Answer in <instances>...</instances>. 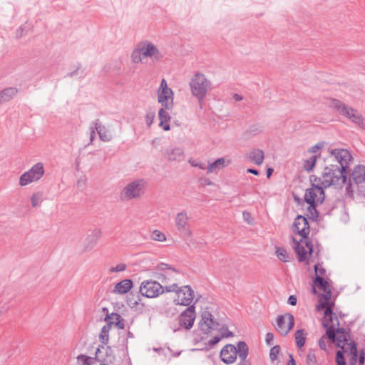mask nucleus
I'll return each instance as SVG.
<instances>
[{
    "label": "nucleus",
    "instance_id": "49",
    "mask_svg": "<svg viewBox=\"0 0 365 365\" xmlns=\"http://www.w3.org/2000/svg\"><path fill=\"white\" fill-rule=\"evenodd\" d=\"M176 306L175 304L169 307L165 308V314L168 317H172L178 314V311L176 309Z\"/></svg>",
    "mask_w": 365,
    "mask_h": 365
},
{
    "label": "nucleus",
    "instance_id": "40",
    "mask_svg": "<svg viewBox=\"0 0 365 365\" xmlns=\"http://www.w3.org/2000/svg\"><path fill=\"white\" fill-rule=\"evenodd\" d=\"M276 253L279 260L284 262L289 261V254L286 249L283 247H277Z\"/></svg>",
    "mask_w": 365,
    "mask_h": 365
},
{
    "label": "nucleus",
    "instance_id": "53",
    "mask_svg": "<svg viewBox=\"0 0 365 365\" xmlns=\"http://www.w3.org/2000/svg\"><path fill=\"white\" fill-rule=\"evenodd\" d=\"M320 264H317L314 265V271L316 273V276H324L326 274V269L324 267H319Z\"/></svg>",
    "mask_w": 365,
    "mask_h": 365
},
{
    "label": "nucleus",
    "instance_id": "39",
    "mask_svg": "<svg viewBox=\"0 0 365 365\" xmlns=\"http://www.w3.org/2000/svg\"><path fill=\"white\" fill-rule=\"evenodd\" d=\"M285 316H286V317L288 318L289 322H288L287 327H285L284 329L281 330L282 336L287 335L288 333L290 331V330L292 329V328L294 326V317L293 314H292L291 313H286Z\"/></svg>",
    "mask_w": 365,
    "mask_h": 365
},
{
    "label": "nucleus",
    "instance_id": "22",
    "mask_svg": "<svg viewBox=\"0 0 365 365\" xmlns=\"http://www.w3.org/2000/svg\"><path fill=\"white\" fill-rule=\"evenodd\" d=\"M297 220H302V224L303 225V227L301 230H298L297 235L301 236L302 239H307L310 232V226L307 218L302 215H297Z\"/></svg>",
    "mask_w": 365,
    "mask_h": 365
},
{
    "label": "nucleus",
    "instance_id": "64",
    "mask_svg": "<svg viewBox=\"0 0 365 365\" xmlns=\"http://www.w3.org/2000/svg\"><path fill=\"white\" fill-rule=\"evenodd\" d=\"M287 365H297L292 354H289V359L287 362Z\"/></svg>",
    "mask_w": 365,
    "mask_h": 365
},
{
    "label": "nucleus",
    "instance_id": "30",
    "mask_svg": "<svg viewBox=\"0 0 365 365\" xmlns=\"http://www.w3.org/2000/svg\"><path fill=\"white\" fill-rule=\"evenodd\" d=\"M350 120L358 125L360 128L365 129V119L357 110L355 109V112L351 113Z\"/></svg>",
    "mask_w": 365,
    "mask_h": 365
},
{
    "label": "nucleus",
    "instance_id": "41",
    "mask_svg": "<svg viewBox=\"0 0 365 365\" xmlns=\"http://www.w3.org/2000/svg\"><path fill=\"white\" fill-rule=\"evenodd\" d=\"M94 362V359L85 355H80L77 357L78 365H93Z\"/></svg>",
    "mask_w": 365,
    "mask_h": 365
},
{
    "label": "nucleus",
    "instance_id": "3",
    "mask_svg": "<svg viewBox=\"0 0 365 365\" xmlns=\"http://www.w3.org/2000/svg\"><path fill=\"white\" fill-rule=\"evenodd\" d=\"M347 175V173L341 172L339 165H330L324 168L322 175V180L321 183L324 188L338 184L340 180H341L343 184H345Z\"/></svg>",
    "mask_w": 365,
    "mask_h": 365
},
{
    "label": "nucleus",
    "instance_id": "11",
    "mask_svg": "<svg viewBox=\"0 0 365 365\" xmlns=\"http://www.w3.org/2000/svg\"><path fill=\"white\" fill-rule=\"evenodd\" d=\"M179 324L181 327L189 330L193 326L195 319V311L194 304L189 306L179 317Z\"/></svg>",
    "mask_w": 365,
    "mask_h": 365
},
{
    "label": "nucleus",
    "instance_id": "17",
    "mask_svg": "<svg viewBox=\"0 0 365 365\" xmlns=\"http://www.w3.org/2000/svg\"><path fill=\"white\" fill-rule=\"evenodd\" d=\"M133 287V281L129 279H125L115 284L112 293L115 295H123L128 293L132 289Z\"/></svg>",
    "mask_w": 365,
    "mask_h": 365
},
{
    "label": "nucleus",
    "instance_id": "35",
    "mask_svg": "<svg viewBox=\"0 0 365 365\" xmlns=\"http://www.w3.org/2000/svg\"><path fill=\"white\" fill-rule=\"evenodd\" d=\"M319 155H320V154L319 155H314L311 156L309 159L304 160V165H303L304 170H306L307 172L312 171L314 169V168L315 167L317 160Z\"/></svg>",
    "mask_w": 365,
    "mask_h": 365
},
{
    "label": "nucleus",
    "instance_id": "47",
    "mask_svg": "<svg viewBox=\"0 0 365 365\" xmlns=\"http://www.w3.org/2000/svg\"><path fill=\"white\" fill-rule=\"evenodd\" d=\"M127 268V266L124 263H119L115 264V266L110 267L109 269V272L110 273L115 272H124Z\"/></svg>",
    "mask_w": 365,
    "mask_h": 365
},
{
    "label": "nucleus",
    "instance_id": "4",
    "mask_svg": "<svg viewBox=\"0 0 365 365\" xmlns=\"http://www.w3.org/2000/svg\"><path fill=\"white\" fill-rule=\"evenodd\" d=\"M189 85L192 96L196 97L200 103L210 88L211 83L204 74L197 73L191 78Z\"/></svg>",
    "mask_w": 365,
    "mask_h": 365
},
{
    "label": "nucleus",
    "instance_id": "21",
    "mask_svg": "<svg viewBox=\"0 0 365 365\" xmlns=\"http://www.w3.org/2000/svg\"><path fill=\"white\" fill-rule=\"evenodd\" d=\"M264 158V152L259 148L252 150L247 155V158L258 165L263 163Z\"/></svg>",
    "mask_w": 365,
    "mask_h": 365
},
{
    "label": "nucleus",
    "instance_id": "44",
    "mask_svg": "<svg viewBox=\"0 0 365 365\" xmlns=\"http://www.w3.org/2000/svg\"><path fill=\"white\" fill-rule=\"evenodd\" d=\"M43 200V194L41 192L34 193L31 197V202L33 207H38Z\"/></svg>",
    "mask_w": 365,
    "mask_h": 365
},
{
    "label": "nucleus",
    "instance_id": "20",
    "mask_svg": "<svg viewBox=\"0 0 365 365\" xmlns=\"http://www.w3.org/2000/svg\"><path fill=\"white\" fill-rule=\"evenodd\" d=\"M314 284L319 289L324 292L323 294H329V296H331L330 285L327 280L325 279L323 277L316 276L314 279Z\"/></svg>",
    "mask_w": 365,
    "mask_h": 365
},
{
    "label": "nucleus",
    "instance_id": "29",
    "mask_svg": "<svg viewBox=\"0 0 365 365\" xmlns=\"http://www.w3.org/2000/svg\"><path fill=\"white\" fill-rule=\"evenodd\" d=\"M106 322H107V324H110V327H112L113 325L118 326L119 327L122 328V323L120 322V316L117 313H112L110 314H108L106 319Z\"/></svg>",
    "mask_w": 365,
    "mask_h": 365
},
{
    "label": "nucleus",
    "instance_id": "46",
    "mask_svg": "<svg viewBox=\"0 0 365 365\" xmlns=\"http://www.w3.org/2000/svg\"><path fill=\"white\" fill-rule=\"evenodd\" d=\"M285 317H286L285 314L279 315L277 317L276 329L279 331V333H280L281 334H282L281 330L285 329V320H284Z\"/></svg>",
    "mask_w": 365,
    "mask_h": 365
},
{
    "label": "nucleus",
    "instance_id": "60",
    "mask_svg": "<svg viewBox=\"0 0 365 365\" xmlns=\"http://www.w3.org/2000/svg\"><path fill=\"white\" fill-rule=\"evenodd\" d=\"M234 336V334L232 331H230V330H228V329L227 328L226 329V331L225 333H223L221 336H220V337H221V339L222 338H228V337H232Z\"/></svg>",
    "mask_w": 365,
    "mask_h": 365
},
{
    "label": "nucleus",
    "instance_id": "14",
    "mask_svg": "<svg viewBox=\"0 0 365 365\" xmlns=\"http://www.w3.org/2000/svg\"><path fill=\"white\" fill-rule=\"evenodd\" d=\"M221 360L226 364H231L236 361L235 346L231 344H226L220 351Z\"/></svg>",
    "mask_w": 365,
    "mask_h": 365
},
{
    "label": "nucleus",
    "instance_id": "63",
    "mask_svg": "<svg viewBox=\"0 0 365 365\" xmlns=\"http://www.w3.org/2000/svg\"><path fill=\"white\" fill-rule=\"evenodd\" d=\"M151 238L154 240H159L160 232L157 230H154L152 233Z\"/></svg>",
    "mask_w": 365,
    "mask_h": 365
},
{
    "label": "nucleus",
    "instance_id": "50",
    "mask_svg": "<svg viewBox=\"0 0 365 365\" xmlns=\"http://www.w3.org/2000/svg\"><path fill=\"white\" fill-rule=\"evenodd\" d=\"M155 112L154 110L149 109L147 111V114L145 116V121H146V124L148 125V126H150V125L152 124V123L153 121V119L155 118Z\"/></svg>",
    "mask_w": 365,
    "mask_h": 365
},
{
    "label": "nucleus",
    "instance_id": "57",
    "mask_svg": "<svg viewBox=\"0 0 365 365\" xmlns=\"http://www.w3.org/2000/svg\"><path fill=\"white\" fill-rule=\"evenodd\" d=\"M287 303L292 306H295L297 303V298L295 295H290L288 298Z\"/></svg>",
    "mask_w": 365,
    "mask_h": 365
},
{
    "label": "nucleus",
    "instance_id": "56",
    "mask_svg": "<svg viewBox=\"0 0 365 365\" xmlns=\"http://www.w3.org/2000/svg\"><path fill=\"white\" fill-rule=\"evenodd\" d=\"M274 339V335L272 333L268 332L266 334L265 341L267 345H272Z\"/></svg>",
    "mask_w": 365,
    "mask_h": 365
},
{
    "label": "nucleus",
    "instance_id": "10",
    "mask_svg": "<svg viewBox=\"0 0 365 365\" xmlns=\"http://www.w3.org/2000/svg\"><path fill=\"white\" fill-rule=\"evenodd\" d=\"M199 325L200 330L205 334H208L212 330L217 329L220 324L214 319L210 312L205 310L201 314V319Z\"/></svg>",
    "mask_w": 365,
    "mask_h": 365
},
{
    "label": "nucleus",
    "instance_id": "42",
    "mask_svg": "<svg viewBox=\"0 0 365 365\" xmlns=\"http://www.w3.org/2000/svg\"><path fill=\"white\" fill-rule=\"evenodd\" d=\"M105 349L106 358L104 359V363H110L112 364L115 359V353L113 349L110 347L108 346L106 348H103Z\"/></svg>",
    "mask_w": 365,
    "mask_h": 365
},
{
    "label": "nucleus",
    "instance_id": "18",
    "mask_svg": "<svg viewBox=\"0 0 365 365\" xmlns=\"http://www.w3.org/2000/svg\"><path fill=\"white\" fill-rule=\"evenodd\" d=\"M174 93L170 88L161 90V106L167 110L173 108Z\"/></svg>",
    "mask_w": 365,
    "mask_h": 365
},
{
    "label": "nucleus",
    "instance_id": "5",
    "mask_svg": "<svg viewBox=\"0 0 365 365\" xmlns=\"http://www.w3.org/2000/svg\"><path fill=\"white\" fill-rule=\"evenodd\" d=\"M322 326L326 329V334L327 338L332 342H336V346H341L347 343L350 338L349 331L345 328L337 327H334V325H329L328 322H324Z\"/></svg>",
    "mask_w": 365,
    "mask_h": 365
},
{
    "label": "nucleus",
    "instance_id": "33",
    "mask_svg": "<svg viewBox=\"0 0 365 365\" xmlns=\"http://www.w3.org/2000/svg\"><path fill=\"white\" fill-rule=\"evenodd\" d=\"M294 336L297 347L302 348V346H304L306 341L305 333L304 329L297 330Z\"/></svg>",
    "mask_w": 365,
    "mask_h": 365
},
{
    "label": "nucleus",
    "instance_id": "1",
    "mask_svg": "<svg viewBox=\"0 0 365 365\" xmlns=\"http://www.w3.org/2000/svg\"><path fill=\"white\" fill-rule=\"evenodd\" d=\"M175 292L178 297L173 300L175 305L191 306L190 304L194 299V292L190 286L186 285L179 288L176 283H173L170 285H161V294L164 292Z\"/></svg>",
    "mask_w": 365,
    "mask_h": 365
},
{
    "label": "nucleus",
    "instance_id": "13",
    "mask_svg": "<svg viewBox=\"0 0 365 365\" xmlns=\"http://www.w3.org/2000/svg\"><path fill=\"white\" fill-rule=\"evenodd\" d=\"M159 290L160 284L153 281L144 282L140 287L141 294L150 298L158 297Z\"/></svg>",
    "mask_w": 365,
    "mask_h": 365
},
{
    "label": "nucleus",
    "instance_id": "62",
    "mask_svg": "<svg viewBox=\"0 0 365 365\" xmlns=\"http://www.w3.org/2000/svg\"><path fill=\"white\" fill-rule=\"evenodd\" d=\"M310 182H311V185H312L313 184H316V182H321V179L318 177H317L316 175H311L310 176Z\"/></svg>",
    "mask_w": 365,
    "mask_h": 365
},
{
    "label": "nucleus",
    "instance_id": "45",
    "mask_svg": "<svg viewBox=\"0 0 365 365\" xmlns=\"http://www.w3.org/2000/svg\"><path fill=\"white\" fill-rule=\"evenodd\" d=\"M280 351L281 348L279 345H275L270 349L269 359L272 361H274L275 360L277 359Z\"/></svg>",
    "mask_w": 365,
    "mask_h": 365
},
{
    "label": "nucleus",
    "instance_id": "19",
    "mask_svg": "<svg viewBox=\"0 0 365 365\" xmlns=\"http://www.w3.org/2000/svg\"><path fill=\"white\" fill-rule=\"evenodd\" d=\"M351 177L356 184L365 182V166L359 165L356 166L351 173Z\"/></svg>",
    "mask_w": 365,
    "mask_h": 365
},
{
    "label": "nucleus",
    "instance_id": "61",
    "mask_svg": "<svg viewBox=\"0 0 365 365\" xmlns=\"http://www.w3.org/2000/svg\"><path fill=\"white\" fill-rule=\"evenodd\" d=\"M243 217L245 219V220L248 223V224H251L252 223V220H250V219L252 220V217H251V215L249 212H243Z\"/></svg>",
    "mask_w": 365,
    "mask_h": 365
},
{
    "label": "nucleus",
    "instance_id": "52",
    "mask_svg": "<svg viewBox=\"0 0 365 365\" xmlns=\"http://www.w3.org/2000/svg\"><path fill=\"white\" fill-rule=\"evenodd\" d=\"M324 145V142H319V143H317L316 145L312 146L309 149V153H317L319 150H320L323 148Z\"/></svg>",
    "mask_w": 365,
    "mask_h": 365
},
{
    "label": "nucleus",
    "instance_id": "27",
    "mask_svg": "<svg viewBox=\"0 0 365 365\" xmlns=\"http://www.w3.org/2000/svg\"><path fill=\"white\" fill-rule=\"evenodd\" d=\"M293 248L297 255V259L299 262H304L309 259L308 252H307L302 245L297 244V246H293Z\"/></svg>",
    "mask_w": 365,
    "mask_h": 365
},
{
    "label": "nucleus",
    "instance_id": "16",
    "mask_svg": "<svg viewBox=\"0 0 365 365\" xmlns=\"http://www.w3.org/2000/svg\"><path fill=\"white\" fill-rule=\"evenodd\" d=\"M178 271L170 265L161 262V280L163 282H169L176 280L175 277Z\"/></svg>",
    "mask_w": 365,
    "mask_h": 365
},
{
    "label": "nucleus",
    "instance_id": "9",
    "mask_svg": "<svg viewBox=\"0 0 365 365\" xmlns=\"http://www.w3.org/2000/svg\"><path fill=\"white\" fill-rule=\"evenodd\" d=\"M330 154L339 163V168L341 169V172L348 173L349 163L353 160L350 152L346 149L336 148L332 149Z\"/></svg>",
    "mask_w": 365,
    "mask_h": 365
},
{
    "label": "nucleus",
    "instance_id": "23",
    "mask_svg": "<svg viewBox=\"0 0 365 365\" xmlns=\"http://www.w3.org/2000/svg\"><path fill=\"white\" fill-rule=\"evenodd\" d=\"M236 356L238 355L240 361H246V358L249 354V347L247 344L242 341H238L235 346Z\"/></svg>",
    "mask_w": 365,
    "mask_h": 365
},
{
    "label": "nucleus",
    "instance_id": "58",
    "mask_svg": "<svg viewBox=\"0 0 365 365\" xmlns=\"http://www.w3.org/2000/svg\"><path fill=\"white\" fill-rule=\"evenodd\" d=\"M302 220H297V217H295L293 222V230L294 232L297 233L298 230H301L299 228V225L302 224Z\"/></svg>",
    "mask_w": 365,
    "mask_h": 365
},
{
    "label": "nucleus",
    "instance_id": "8",
    "mask_svg": "<svg viewBox=\"0 0 365 365\" xmlns=\"http://www.w3.org/2000/svg\"><path fill=\"white\" fill-rule=\"evenodd\" d=\"M145 183L142 180H138L128 183L122 191V197L125 199L140 197L144 192Z\"/></svg>",
    "mask_w": 365,
    "mask_h": 365
},
{
    "label": "nucleus",
    "instance_id": "55",
    "mask_svg": "<svg viewBox=\"0 0 365 365\" xmlns=\"http://www.w3.org/2000/svg\"><path fill=\"white\" fill-rule=\"evenodd\" d=\"M357 361H359V365L365 364V352L363 349L359 351Z\"/></svg>",
    "mask_w": 365,
    "mask_h": 365
},
{
    "label": "nucleus",
    "instance_id": "25",
    "mask_svg": "<svg viewBox=\"0 0 365 365\" xmlns=\"http://www.w3.org/2000/svg\"><path fill=\"white\" fill-rule=\"evenodd\" d=\"M225 160L223 158H220L215 160L214 162L211 163L207 165V173H216L217 170H221L226 167Z\"/></svg>",
    "mask_w": 365,
    "mask_h": 365
},
{
    "label": "nucleus",
    "instance_id": "26",
    "mask_svg": "<svg viewBox=\"0 0 365 365\" xmlns=\"http://www.w3.org/2000/svg\"><path fill=\"white\" fill-rule=\"evenodd\" d=\"M348 346L349 347L350 354L351 355V357L349 359V364L356 365L359 356L357 351V344L354 341H351L349 343H348Z\"/></svg>",
    "mask_w": 365,
    "mask_h": 365
},
{
    "label": "nucleus",
    "instance_id": "24",
    "mask_svg": "<svg viewBox=\"0 0 365 365\" xmlns=\"http://www.w3.org/2000/svg\"><path fill=\"white\" fill-rule=\"evenodd\" d=\"M96 129L103 141L107 142L111 140L112 134L108 127L101 123H97Z\"/></svg>",
    "mask_w": 365,
    "mask_h": 365
},
{
    "label": "nucleus",
    "instance_id": "51",
    "mask_svg": "<svg viewBox=\"0 0 365 365\" xmlns=\"http://www.w3.org/2000/svg\"><path fill=\"white\" fill-rule=\"evenodd\" d=\"M306 363L307 365H317V356L314 353H308L306 359Z\"/></svg>",
    "mask_w": 365,
    "mask_h": 365
},
{
    "label": "nucleus",
    "instance_id": "28",
    "mask_svg": "<svg viewBox=\"0 0 365 365\" xmlns=\"http://www.w3.org/2000/svg\"><path fill=\"white\" fill-rule=\"evenodd\" d=\"M170 119L171 117L169 113L161 108V128H163V130L168 131L170 130L171 128L169 123Z\"/></svg>",
    "mask_w": 365,
    "mask_h": 365
},
{
    "label": "nucleus",
    "instance_id": "7",
    "mask_svg": "<svg viewBox=\"0 0 365 365\" xmlns=\"http://www.w3.org/2000/svg\"><path fill=\"white\" fill-rule=\"evenodd\" d=\"M324 188L322 183L320 185L313 184L311 188L306 190L304 201L309 205L316 203L322 204L325 200Z\"/></svg>",
    "mask_w": 365,
    "mask_h": 365
},
{
    "label": "nucleus",
    "instance_id": "43",
    "mask_svg": "<svg viewBox=\"0 0 365 365\" xmlns=\"http://www.w3.org/2000/svg\"><path fill=\"white\" fill-rule=\"evenodd\" d=\"M329 317V323H334V319H335L336 321V326H339V322L337 319V317L336 316V314L334 312V310H332L331 307H327L324 310V317Z\"/></svg>",
    "mask_w": 365,
    "mask_h": 365
},
{
    "label": "nucleus",
    "instance_id": "12",
    "mask_svg": "<svg viewBox=\"0 0 365 365\" xmlns=\"http://www.w3.org/2000/svg\"><path fill=\"white\" fill-rule=\"evenodd\" d=\"M329 107L336 110L341 115H343L350 120L351 113L355 112L352 107L346 106L344 103L336 98H330Z\"/></svg>",
    "mask_w": 365,
    "mask_h": 365
},
{
    "label": "nucleus",
    "instance_id": "59",
    "mask_svg": "<svg viewBox=\"0 0 365 365\" xmlns=\"http://www.w3.org/2000/svg\"><path fill=\"white\" fill-rule=\"evenodd\" d=\"M319 346L322 350L326 351L327 350V345L324 340V336H322L319 340Z\"/></svg>",
    "mask_w": 365,
    "mask_h": 365
},
{
    "label": "nucleus",
    "instance_id": "31",
    "mask_svg": "<svg viewBox=\"0 0 365 365\" xmlns=\"http://www.w3.org/2000/svg\"><path fill=\"white\" fill-rule=\"evenodd\" d=\"M184 158V153L183 150L180 148H176L173 149L169 153H168V160L173 161H180L183 160Z\"/></svg>",
    "mask_w": 365,
    "mask_h": 365
},
{
    "label": "nucleus",
    "instance_id": "34",
    "mask_svg": "<svg viewBox=\"0 0 365 365\" xmlns=\"http://www.w3.org/2000/svg\"><path fill=\"white\" fill-rule=\"evenodd\" d=\"M111 327L110 324H106L101 329V333L99 334V340L102 344H107L109 340V331Z\"/></svg>",
    "mask_w": 365,
    "mask_h": 365
},
{
    "label": "nucleus",
    "instance_id": "48",
    "mask_svg": "<svg viewBox=\"0 0 365 365\" xmlns=\"http://www.w3.org/2000/svg\"><path fill=\"white\" fill-rule=\"evenodd\" d=\"M221 340V337L220 336H215L212 339L209 340L205 344V347L203 349L204 350H210L215 345H216Z\"/></svg>",
    "mask_w": 365,
    "mask_h": 365
},
{
    "label": "nucleus",
    "instance_id": "6",
    "mask_svg": "<svg viewBox=\"0 0 365 365\" xmlns=\"http://www.w3.org/2000/svg\"><path fill=\"white\" fill-rule=\"evenodd\" d=\"M44 175V167L42 163H37L19 178V185L26 186L40 180Z\"/></svg>",
    "mask_w": 365,
    "mask_h": 365
},
{
    "label": "nucleus",
    "instance_id": "38",
    "mask_svg": "<svg viewBox=\"0 0 365 365\" xmlns=\"http://www.w3.org/2000/svg\"><path fill=\"white\" fill-rule=\"evenodd\" d=\"M319 203L316 204H310L307 207V211L309 212V218L313 221H317L319 217V212L317 210V207Z\"/></svg>",
    "mask_w": 365,
    "mask_h": 365
},
{
    "label": "nucleus",
    "instance_id": "32",
    "mask_svg": "<svg viewBox=\"0 0 365 365\" xmlns=\"http://www.w3.org/2000/svg\"><path fill=\"white\" fill-rule=\"evenodd\" d=\"M16 90L12 88H6L0 92V103L10 100L16 94Z\"/></svg>",
    "mask_w": 365,
    "mask_h": 365
},
{
    "label": "nucleus",
    "instance_id": "37",
    "mask_svg": "<svg viewBox=\"0 0 365 365\" xmlns=\"http://www.w3.org/2000/svg\"><path fill=\"white\" fill-rule=\"evenodd\" d=\"M331 297V296H329V294H319L320 301L316 306V310L320 311L324 309H326L327 306L330 304Z\"/></svg>",
    "mask_w": 365,
    "mask_h": 365
},
{
    "label": "nucleus",
    "instance_id": "54",
    "mask_svg": "<svg viewBox=\"0 0 365 365\" xmlns=\"http://www.w3.org/2000/svg\"><path fill=\"white\" fill-rule=\"evenodd\" d=\"M190 163L192 167H197L199 168L201 170H205L207 169V166L205 165V163L197 162L195 160H190Z\"/></svg>",
    "mask_w": 365,
    "mask_h": 365
},
{
    "label": "nucleus",
    "instance_id": "36",
    "mask_svg": "<svg viewBox=\"0 0 365 365\" xmlns=\"http://www.w3.org/2000/svg\"><path fill=\"white\" fill-rule=\"evenodd\" d=\"M340 348L336 353L335 361L337 365H346V362L344 357V353L346 352L344 349V345H341V346H338Z\"/></svg>",
    "mask_w": 365,
    "mask_h": 365
},
{
    "label": "nucleus",
    "instance_id": "2",
    "mask_svg": "<svg viewBox=\"0 0 365 365\" xmlns=\"http://www.w3.org/2000/svg\"><path fill=\"white\" fill-rule=\"evenodd\" d=\"M158 53V48L148 41L139 42L131 53V61L133 63H146L148 58H153Z\"/></svg>",
    "mask_w": 365,
    "mask_h": 365
},
{
    "label": "nucleus",
    "instance_id": "15",
    "mask_svg": "<svg viewBox=\"0 0 365 365\" xmlns=\"http://www.w3.org/2000/svg\"><path fill=\"white\" fill-rule=\"evenodd\" d=\"M175 221L178 230L182 233L185 239L190 237L191 231L187 227L188 222L187 213L183 212L178 213L176 216Z\"/></svg>",
    "mask_w": 365,
    "mask_h": 365
}]
</instances>
